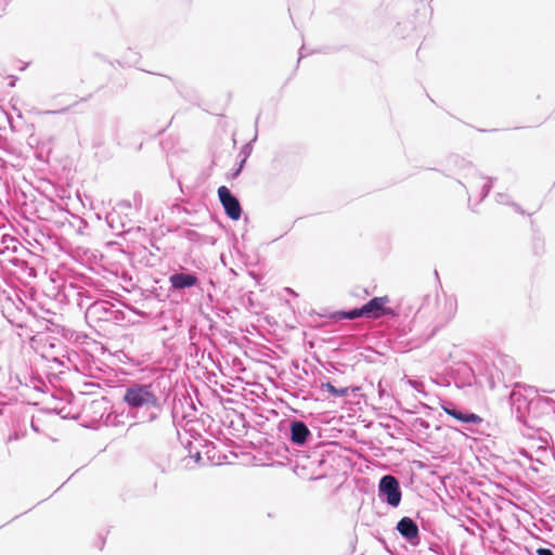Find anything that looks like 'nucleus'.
<instances>
[{
  "instance_id": "obj_1",
  "label": "nucleus",
  "mask_w": 555,
  "mask_h": 555,
  "mask_svg": "<svg viewBox=\"0 0 555 555\" xmlns=\"http://www.w3.org/2000/svg\"><path fill=\"white\" fill-rule=\"evenodd\" d=\"M124 401L130 408L139 409L145 405L155 406L157 397L152 389V385L133 384L126 389Z\"/></svg>"
},
{
  "instance_id": "obj_2",
  "label": "nucleus",
  "mask_w": 555,
  "mask_h": 555,
  "mask_svg": "<svg viewBox=\"0 0 555 555\" xmlns=\"http://www.w3.org/2000/svg\"><path fill=\"white\" fill-rule=\"evenodd\" d=\"M388 302V298L384 297H374L369 302H366L361 309H353L347 313H345V318L347 319H356L359 317H372L378 318L382 314L386 313L385 305Z\"/></svg>"
},
{
  "instance_id": "obj_3",
  "label": "nucleus",
  "mask_w": 555,
  "mask_h": 555,
  "mask_svg": "<svg viewBox=\"0 0 555 555\" xmlns=\"http://www.w3.org/2000/svg\"><path fill=\"white\" fill-rule=\"evenodd\" d=\"M218 197L227 216L232 220H238L242 215V207L238 199L232 195L230 190L224 185L220 186L218 189Z\"/></svg>"
},
{
  "instance_id": "obj_4",
  "label": "nucleus",
  "mask_w": 555,
  "mask_h": 555,
  "mask_svg": "<svg viewBox=\"0 0 555 555\" xmlns=\"http://www.w3.org/2000/svg\"><path fill=\"white\" fill-rule=\"evenodd\" d=\"M379 492L386 495V501L391 506H398L401 501V492L398 480L390 475L384 476L379 482Z\"/></svg>"
},
{
  "instance_id": "obj_5",
  "label": "nucleus",
  "mask_w": 555,
  "mask_h": 555,
  "mask_svg": "<svg viewBox=\"0 0 555 555\" xmlns=\"http://www.w3.org/2000/svg\"><path fill=\"white\" fill-rule=\"evenodd\" d=\"M397 529L402 537L410 541L418 538V527L415 521L409 517H403L398 522Z\"/></svg>"
},
{
  "instance_id": "obj_6",
  "label": "nucleus",
  "mask_w": 555,
  "mask_h": 555,
  "mask_svg": "<svg viewBox=\"0 0 555 555\" xmlns=\"http://www.w3.org/2000/svg\"><path fill=\"white\" fill-rule=\"evenodd\" d=\"M442 410L449 416L463 423L480 424L482 422V417L475 413H462L461 411L449 406H442Z\"/></svg>"
},
{
  "instance_id": "obj_7",
  "label": "nucleus",
  "mask_w": 555,
  "mask_h": 555,
  "mask_svg": "<svg viewBox=\"0 0 555 555\" xmlns=\"http://www.w3.org/2000/svg\"><path fill=\"white\" fill-rule=\"evenodd\" d=\"M170 283L173 288L181 289L194 286L197 283V278L193 274L177 273L170 276Z\"/></svg>"
},
{
  "instance_id": "obj_8",
  "label": "nucleus",
  "mask_w": 555,
  "mask_h": 555,
  "mask_svg": "<svg viewBox=\"0 0 555 555\" xmlns=\"http://www.w3.org/2000/svg\"><path fill=\"white\" fill-rule=\"evenodd\" d=\"M310 431L302 422H295L291 428V439L294 443L302 444L306 442Z\"/></svg>"
},
{
  "instance_id": "obj_9",
  "label": "nucleus",
  "mask_w": 555,
  "mask_h": 555,
  "mask_svg": "<svg viewBox=\"0 0 555 555\" xmlns=\"http://www.w3.org/2000/svg\"><path fill=\"white\" fill-rule=\"evenodd\" d=\"M322 388L326 389L334 397H344L348 393V388H336L331 383L322 384Z\"/></svg>"
},
{
  "instance_id": "obj_10",
  "label": "nucleus",
  "mask_w": 555,
  "mask_h": 555,
  "mask_svg": "<svg viewBox=\"0 0 555 555\" xmlns=\"http://www.w3.org/2000/svg\"><path fill=\"white\" fill-rule=\"evenodd\" d=\"M538 555H554L553 552L548 548L540 547L537 550Z\"/></svg>"
}]
</instances>
